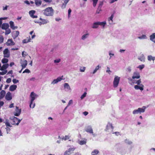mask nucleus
I'll use <instances>...</instances> for the list:
<instances>
[{"label":"nucleus","mask_w":155,"mask_h":155,"mask_svg":"<svg viewBox=\"0 0 155 155\" xmlns=\"http://www.w3.org/2000/svg\"><path fill=\"white\" fill-rule=\"evenodd\" d=\"M142 82L140 79L137 80L136 82H134L132 83L131 84H136V85H134V88L136 90H140L141 91H143L144 89V85L141 84Z\"/></svg>","instance_id":"1"},{"label":"nucleus","mask_w":155,"mask_h":155,"mask_svg":"<svg viewBox=\"0 0 155 155\" xmlns=\"http://www.w3.org/2000/svg\"><path fill=\"white\" fill-rule=\"evenodd\" d=\"M38 96L34 93V92H32L31 93L30 96V103L29 107L30 108H33L35 107V103H33V101Z\"/></svg>","instance_id":"2"},{"label":"nucleus","mask_w":155,"mask_h":155,"mask_svg":"<svg viewBox=\"0 0 155 155\" xmlns=\"http://www.w3.org/2000/svg\"><path fill=\"white\" fill-rule=\"evenodd\" d=\"M54 10L51 7L46 8L43 11L44 15L47 16H52L54 14Z\"/></svg>","instance_id":"3"},{"label":"nucleus","mask_w":155,"mask_h":155,"mask_svg":"<svg viewBox=\"0 0 155 155\" xmlns=\"http://www.w3.org/2000/svg\"><path fill=\"white\" fill-rule=\"evenodd\" d=\"M140 73L137 71H135L133 73L132 78L130 79V81L132 83L136 82L135 79H139L140 78Z\"/></svg>","instance_id":"4"},{"label":"nucleus","mask_w":155,"mask_h":155,"mask_svg":"<svg viewBox=\"0 0 155 155\" xmlns=\"http://www.w3.org/2000/svg\"><path fill=\"white\" fill-rule=\"evenodd\" d=\"M146 108V107L143 106L142 108H139L137 109L134 110L132 113L134 115L137 114H141L142 113H144Z\"/></svg>","instance_id":"5"},{"label":"nucleus","mask_w":155,"mask_h":155,"mask_svg":"<svg viewBox=\"0 0 155 155\" xmlns=\"http://www.w3.org/2000/svg\"><path fill=\"white\" fill-rule=\"evenodd\" d=\"M120 78L118 76H115L113 81V86L114 87H117L119 84Z\"/></svg>","instance_id":"6"},{"label":"nucleus","mask_w":155,"mask_h":155,"mask_svg":"<svg viewBox=\"0 0 155 155\" xmlns=\"http://www.w3.org/2000/svg\"><path fill=\"white\" fill-rule=\"evenodd\" d=\"M114 128L112 124L110 123H108L106 126L105 130L106 131L111 132V131H112Z\"/></svg>","instance_id":"7"},{"label":"nucleus","mask_w":155,"mask_h":155,"mask_svg":"<svg viewBox=\"0 0 155 155\" xmlns=\"http://www.w3.org/2000/svg\"><path fill=\"white\" fill-rule=\"evenodd\" d=\"M21 112V109L19 108L18 107L16 106L14 112H13L14 115L16 116H19Z\"/></svg>","instance_id":"8"},{"label":"nucleus","mask_w":155,"mask_h":155,"mask_svg":"<svg viewBox=\"0 0 155 155\" xmlns=\"http://www.w3.org/2000/svg\"><path fill=\"white\" fill-rule=\"evenodd\" d=\"M63 76L58 77L57 79H54L51 82V84H57L59 82L61 81L63 79Z\"/></svg>","instance_id":"9"},{"label":"nucleus","mask_w":155,"mask_h":155,"mask_svg":"<svg viewBox=\"0 0 155 155\" xmlns=\"http://www.w3.org/2000/svg\"><path fill=\"white\" fill-rule=\"evenodd\" d=\"M4 56L5 58H8L10 57V51L8 48L5 49L3 51Z\"/></svg>","instance_id":"10"},{"label":"nucleus","mask_w":155,"mask_h":155,"mask_svg":"<svg viewBox=\"0 0 155 155\" xmlns=\"http://www.w3.org/2000/svg\"><path fill=\"white\" fill-rule=\"evenodd\" d=\"M85 131L87 133L90 134H93V131L92 127L91 125H88L85 128Z\"/></svg>","instance_id":"11"},{"label":"nucleus","mask_w":155,"mask_h":155,"mask_svg":"<svg viewBox=\"0 0 155 155\" xmlns=\"http://www.w3.org/2000/svg\"><path fill=\"white\" fill-rule=\"evenodd\" d=\"M22 119H19L18 118L16 117H14L13 119V124L16 125H18L20 123Z\"/></svg>","instance_id":"12"},{"label":"nucleus","mask_w":155,"mask_h":155,"mask_svg":"<svg viewBox=\"0 0 155 155\" xmlns=\"http://www.w3.org/2000/svg\"><path fill=\"white\" fill-rule=\"evenodd\" d=\"M6 44L8 46L14 45H15V43L14 42L12 39H9L8 40Z\"/></svg>","instance_id":"13"},{"label":"nucleus","mask_w":155,"mask_h":155,"mask_svg":"<svg viewBox=\"0 0 155 155\" xmlns=\"http://www.w3.org/2000/svg\"><path fill=\"white\" fill-rule=\"evenodd\" d=\"M64 87L66 91H69L71 90V87L68 83H64Z\"/></svg>","instance_id":"14"},{"label":"nucleus","mask_w":155,"mask_h":155,"mask_svg":"<svg viewBox=\"0 0 155 155\" xmlns=\"http://www.w3.org/2000/svg\"><path fill=\"white\" fill-rule=\"evenodd\" d=\"M114 17V15L113 14H112L111 15V16L108 18V22L109 25H111L113 24V18Z\"/></svg>","instance_id":"15"},{"label":"nucleus","mask_w":155,"mask_h":155,"mask_svg":"<svg viewBox=\"0 0 155 155\" xmlns=\"http://www.w3.org/2000/svg\"><path fill=\"white\" fill-rule=\"evenodd\" d=\"M40 20L41 21L39 22L40 25L45 24L49 22L48 20L43 19L41 18H40Z\"/></svg>","instance_id":"16"},{"label":"nucleus","mask_w":155,"mask_h":155,"mask_svg":"<svg viewBox=\"0 0 155 155\" xmlns=\"http://www.w3.org/2000/svg\"><path fill=\"white\" fill-rule=\"evenodd\" d=\"M35 11V10H31L29 12V14L30 16L33 18H36L38 17L37 16L34 15Z\"/></svg>","instance_id":"17"},{"label":"nucleus","mask_w":155,"mask_h":155,"mask_svg":"<svg viewBox=\"0 0 155 155\" xmlns=\"http://www.w3.org/2000/svg\"><path fill=\"white\" fill-rule=\"evenodd\" d=\"M11 93L10 92H8L5 96V99L7 100L10 101L12 99Z\"/></svg>","instance_id":"18"},{"label":"nucleus","mask_w":155,"mask_h":155,"mask_svg":"<svg viewBox=\"0 0 155 155\" xmlns=\"http://www.w3.org/2000/svg\"><path fill=\"white\" fill-rule=\"evenodd\" d=\"M118 151L122 155L125 154L126 153V150L125 149L123 148H120L118 150Z\"/></svg>","instance_id":"19"},{"label":"nucleus","mask_w":155,"mask_h":155,"mask_svg":"<svg viewBox=\"0 0 155 155\" xmlns=\"http://www.w3.org/2000/svg\"><path fill=\"white\" fill-rule=\"evenodd\" d=\"M22 69L25 68L27 65V61L26 60H24L21 63Z\"/></svg>","instance_id":"20"},{"label":"nucleus","mask_w":155,"mask_h":155,"mask_svg":"<svg viewBox=\"0 0 155 155\" xmlns=\"http://www.w3.org/2000/svg\"><path fill=\"white\" fill-rule=\"evenodd\" d=\"M150 40L153 42L154 43H155V33H153L150 36Z\"/></svg>","instance_id":"21"},{"label":"nucleus","mask_w":155,"mask_h":155,"mask_svg":"<svg viewBox=\"0 0 155 155\" xmlns=\"http://www.w3.org/2000/svg\"><path fill=\"white\" fill-rule=\"evenodd\" d=\"M19 34V33L18 31H15L12 33V37L14 39H15L18 36Z\"/></svg>","instance_id":"22"},{"label":"nucleus","mask_w":155,"mask_h":155,"mask_svg":"<svg viewBox=\"0 0 155 155\" xmlns=\"http://www.w3.org/2000/svg\"><path fill=\"white\" fill-rule=\"evenodd\" d=\"M138 59L142 62H144L145 61V57L143 54H142L139 56L138 58Z\"/></svg>","instance_id":"23"},{"label":"nucleus","mask_w":155,"mask_h":155,"mask_svg":"<svg viewBox=\"0 0 155 155\" xmlns=\"http://www.w3.org/2000/svg\"><path fill=\"white\" fill-rule=\"evenodd\" d=\"M9 27V25L6 23H3L2 25V28L3 29L6 30Z\"/></svg>","instance_id":"24"},{"label":"nucleus","mask_w":155,"mask_h":155,"mask_svg":"<svg viewBox=\"0 0 155 155\" xmlns=\"http://www.w3.org/2000/svg\"><path fill=\"white\" fill-rule=\"evenodd\" d=\"M10 26L11 28L13 30H15V29H17L18 27L17 26H15L14 25V23L12 21H10L9 22Z\"/></svg>","instance_id":"25"},{"label":"nucleus","mask_w":155,"mask_h":155,"mask_svg":"<svg viewBox=\"0 0 155 155\" xmlns=\"http://www.w3.org/2000/svg\"><path fill=\"white\" fill-rule=\"evenodd\" d=\"M89 33L84 34L82 36L81 39L83 40H84L89 37Z\"/></svg>","instance_id":"26"},{"label":"nucleus","mask_w":155,"mask_h":155,"mask_svg":"<svg viewBox=\"0 0 155 155\" xmlns=\"http://www.w3.org/2000/svg\"><path fill=\"white\" fill-rule=\"evenodd\" d=\"M17 86L15 85H11L9 87V90L11 91H15L17 88Z\"/></svg>","instance_id":"27"},{"label":"nucleus","mask_w":155,"mask_h":155,"mask_svg":"<svg viewBox=\"0 0 155 155\" xmlns=\"http://www.w3.org/2000/svg\"><path fill=\"white\" fill-rule=\"evenodd\" d=\"M70 136L69 135H65L64 137V136L63 137H62L61 138L60 136H59L58 138H61L62 140H67L69 139L70 138Z\"/></svg>","instance_id":"28"},{"label":"nucleus","mask_w":155,"mask_h":155,"mask_svg":"<svg viewBox=\"0 0 155 155\" xmlns=\"http://www.w3.org/2000/svg\"><path fill=\"white\" fill-rule=\"evenodd\" d=\"M99 25H100L102 27V28H104L106 24V22L105 21L103 22H98Z\"/></svg>","instance_id":"29"},{"label":"nucleus","mask_w":155,"mask_h":155,"mask_svg":"<svg viewBox=\"0 0 155 155\" xmlns=\"http://www.w3.org/2000/svg\"><path fill=\"white\" fill-rule=\"evenodd\" d=\"M35 3L37 6H39L41 4L42 1L40 0H35Z\"/></svg>","instance_id":"30"},{"label":"nucleus","mask_w":155,"mask_h":155,"mask_svg":"<svg viewBox=\"0 0 155 155\" xmlns=\"http://www.w3.org/2000/svg\"><path fill=\"white\" fill-rule=\"evenodd\" d=\"M98 22H94L92 25V28H98L99 24Z\"/></svg>","instance_id":"31"},{"label":"nucleus","mask_w":155,"mask_h":155,"mask_svg":"<svg viewBox=\"0 0 155 155\" xmlns=\"http://www.w3.org/2000/svg\"><path fill=\"white\" fill-rule=\"evenodd\" d=\"M147 59L149 61H153V62L155 59V57L151 55H149L147 56Z\"/></svg>","instance_id":"32"},{"label":"nucleus","mask_w":155,"mask_h":155,"mask_svg":"<svg viewBox=\"0 0 155 155\" xmlns=\"http://www.w3.org/2000/svg\"><path fill=\"white\" fill-rule=\"evenodd\" d=\"M6 92L4 90H2L0 92V99H2L5 94Z\"/></svg>","instance_id":"33"},{"label":"nucleus","mask_w":155,"mask_h":155,"mask_svg":"<svg viewBox=\"0 0 155 155\" xmlns=\"http://www.w3.org/2000/svg\"><path fill=\"white\" fill-rule=\"evenodd\" d=\"M31 38L30 36L27 37L26 39L23 40L22 42L23 43H26L30 41Z\"/></svg>","instance_id":"34"},{"label":"nucleus","mask_w":155,"mask_h":155,"mask_svg":"<svg viewBox=\"0 0 155 155\" xmlns=\"http://www.w3.org/2000/svg\"><path fill=\"white\" fill-rule=\"evenodd\" d=\"M138 38L140 39H146L147 38V37L146 35H143L140 36L138 37Z\"/></svg>","instance_id":"35"},{"label":"nucleus","mask_w":155,"mask_h":155,"mask_svg":"<svg viewBox=\"0 0 155 155\" xmlns=\"http://www.w3.org/2000/svg\"><path fill=\"white\" fill-rule=\"evenodd\" d=\"M4 123H5V124L7 127H12V126L10 124V123L9 122L8 120H6L5 122Z\"/></svg>","instance_id":"36"},{"label":"nucleus","mask_w":155,"mask_h":155,"mask_svg":"<svg viewBox=\"0 0 155 155\" xmlns=\"http://www.w3.org/2000/svg\"><path fill=\"white\" fill-rule=\"evenodd\" d=\"M99 152V151L97 150H95L91 152L92 155H96Z\"/></svg>","instance_id":"37"},{"label":"nucleus","mask_w":155,"mask_h":155,"mask_svg":"<svg viewBox=\"0 0 155 155\" xmlns=\"http://www.w3.org/2000/svg\"><path fill=\"white\" fill-rule=\"evenodd\" d=\"M101 67H100L99 65H97L96 67L92 73L93 74H94Z\"/></svg>","instance_id":"38"},{"label":"nucleus","mask_w":155,"mask_h":155,"mask_svg":"<svg viewBox=\"0 0 155 155\" xmlns=\"http://www.w3.org/2000/svg\"><path fill=\"white\" fill-rule=\"evenodd\" d=\"M109 55L110 56L109 59H110L114 55V54L113 53V51L111 50L109 51Z\"/></svg>","instance_id":"39"},{"label":"nucleus","mask_w":155,"mask_h":155,"mask_svg":"<svg viewBox=\"0 0 155 155\" xmlns=\"http://www.w3.org/2000/svg\"><path fill=\"white\" fill-rule=\"evenodd\" d=\"M86 143V140H81L80 141L78 142V143L81 145L85 144Z\"/></svg>","instance_id":"40"},{"label":"nucleus","mask_w":155,"mask_h":155,"mask_svg":"<svg viewBox=\"0 0 155 155\" xmlns=\"http://www.w3.org/2000/svg\"><path fill=\"white\" fill-rule=\"evenodd\" d=\"M9 7L8 5H3L2 7V10L3 11H5V10H7L8 8Z\"/></svg>","instance_id":"41"},{"label":"nucleus","mask_w":155,"mask_h":155,"mask_svg":"<svg viewBox=\"0 0 155 155\" xmlns=\"http://www.w3.org/2000/svg\"><path fill=\"white\" fill-rule=\"evenodd\" d=\"M124 142L127 144L129 145H130L132 143V142L131 141H130L129 140L127 139L125 140Z\"/></svg>","instance_id":"42"},{"label":"nucleus","mask_w":155,"mask_h":155,"mask_svg":"<svg viewBox=\"0 0 155 155\" xmlns=\"http://www.w3.org/2000/svg\"><path fill=\"white\" fill-rule=\"evenodd\" d=\"M144 64H142L138 66L137 68H139L140 70H141L144 68Z\"/></svg>","instance_id":"43"},{"label":"nucleus","mask_w":155,"mask_h":155,"mask_svg":"<svg viewBox=\"0 0 155 155\" xmlns=\"http://www.w3.org/2000/svg\"><path fill=\"white\" fill-rule=\"evenodd\" d=\"M8 61V60L7 58H4L2 60V62L3 63H7Z\"/></svg>","instance_id":"44"},{"label":"nucleus","mask_w":155,"mask_h":155,"mask_svg":"<svg viewBox=\"0 0 155 155\" xmlns=\"http://www.w3.org/2000/svg\"><path fill=\"white\" fill-rule=\"evenodd\" d=\"M67 4V3L66 2L64 1V3L61 6V8L62 9L65 8Z\"/></svg>","instance_id":"45"},{"label":"nucleus","mask_w":155,"mask_h":155,"mask_svg":"<svg viewBox=\"0 0 155 155\" xmlns=\"http://www.w3.org/2000/svg\"><path fill=\"white\" fill-rule=\"evenodd\" d=\"M7 72V70H5L3 71L0 72V75H4Z\"/></svg>","instance_id":"46"},{"label":"nucleus","mask_w":155,"mask_h":155,"mask_svg":"<svg viewBox=\"0 0 155 155\" xmlns=\"http://www.w3.org/2000/svg\"><path fill=\"white\" fill-rule=\"evenodd\" d=\"M4 41V38L2 35H0V44L2 43Z\"/></svg>","instance_id":"47"},{"label":"nucleus","mask_w":155,"mask_h":155,"mask_svg":"<svg viewBox=\"0 0 155 155\" xmlns=\"http://www.w3.org/2000/svg\"><path fill=\"white\" fill-rule=\"evenodd\" d=\"M22 55L23 57L25 58L26 56H27L28 55V54L26 52H25V51H24L22 52Z\"/></svg>","instance_id":"48"},{"label":"nucleus","mask_w":155,"mask_h":155,"mask_svg":"<svg viewBox=\"0 0 155 155\" xmlns=\"http://www.w3.org/2000/svg\"><path fill=\"white\" fill-rule=\"evenodd\" d=\"M8 66V64H5L2 66V67H3V68H4L5 70L7 68Z\"/></svg>","instance_id":"49"},{"label":"nucleus","mask_w":155,"mask_h":155,"mask_svg":"<svg viewBox=\"0 0 155 155\" xmlns=\"http://www.w3.org/2000/svg\"><path fill=\"white\" fill-rule=\"evenodd\" d=\"M87 93L84 92V94L81 96V100L83 99L84 97L86 96Z\"/></svg>","instance_id":"50"},{"label":"nucleus","mask_w":155,"mask_h":155,"mask_svg":"<svg viewBox=\"0 0 155 155\" xmlns=\"http://www.w3.org/2000/svg\"><path fill=\"white\" fill-rule=\"evenodd\" d=\"M6 31L5 32V35H8L11 32V30L9 29H7L6 30Z\"/></svg>","instance_id":"51"},{"label":"nucleus","mask_w":155,"mask_h":155,"mask_svg":"<svg viewBox=\"0 0 155 155\" xmlns=\"http://www.w3.org/2000/svg\"><path fill=\"white\" fill-rule=\"evenodd\" d=\"M85 69V67H81L80 68V70L81 72H84V71Z\"/></svg>","instance_id":"52"},{"label":"nucleus","mask_w":155,"mask_h":155,"mask_svg":"<svg viewBox=\"0 0 155 155\" xmlns=\"http://www.w3.org/2000/svg\"><path fill=\"white\" fill-rule=\"evenodd\" d=\"M71 154V153L67 150L64 152V155H70Z\"/></svg>","instance_id":"53"},{"label":"nucleus","mask_w":155,"mask_h":155,"mask_svg":"<svg viewBox=\"0 0 155 155\" xmlns=\"http://www.w3.org/2000/svg\"><path fill=\"white\" fill-rule=\"evenodd\" d=\"M75 149L74 147L70 148L67 150L70 153L71 151H74Z\"/></svg>","instance_id":"54"},{"label":"nucleus","mask_w":155,"mask_h":155,"mask_svg":"<svg viewBox=\"0 0 155 155\" xmlns=\"http://www.w3.org/2000/svg\"><path fill=\"white\" fill-rule=\"evenodd\" d=\"M101 11V8L98 7L96 11V13L99 14L100 12Z\"/></svg>","instance_id":"55"},{"label":"nucleus","mask_w":155,"mask_h":155,"mask_svg":"<svg viewBox=\"0 0 155 155\" xmlns=\"http://www.w3.org/2000/svg\"><path fill=\"white\" fill-rule=\"evenodd\" d=\"M61 61L60 59H57L54 60V62L55 63H58Z\"/></svg>","instance_id":"56"},{"label":"nucleus","mask_w":155,"mask_h":155,"mask_svg":"<svg viewBox=\"0 0 155 155\" xmlns=\"http://www.w3.org/2000/svg\"><path fill=\"white\" fill-rule=\"evenodd\" d=\"M106 72L107 73H108L109 74H110L111 72V71H110V68L108 67H107V70H106Z\"/></svg>","instance_id":"57"},{"label":"nucleus","mask_w":155,"mask_h":155,"mask_svg":"<svg viewBox=\"0 0 155 155\" xmlns=\"http://www.w3.org/2000/svg\"><path fill=\"white\" fill-rule=\"evenodd\" d=\"M103 5V2L102 1L100 2L99 3L98 7H99L101 8L102 6Z\"/></svg>","instance_id":"58"},{"label":"nucleus","mask_w":155,"mask_h":155,"mask_svg":"<svg viewBox=\"0 0 155 155\" xmlns=\"http://www.w3.org/2000/svg\"><path fill=\"white\" fill-rule=\"evenodd\" d=\"M12 81L14 84H16L19 81L18 80L16 79H14L12 80Z\"/></svg>","instance_id":"59"},{"label":"nucleus","mask_w":155,"mask_h":155,"mask_svg":"<svg viewBox=\"0 0 155 155\" xmlns=\"http://www.w3.org/2000/svg\"><path fill=\"white\" fill-rule=\"evenodd\" d=\"M111 133H112L113 134H115V135L117 136H118L119 135H120V133L118 132H114L112 131H111Z\"/></svg>","instance_id":"60"},{"label":"nucleus","mask_w":155,"mask_h":155,"mask_svg":"<svg viewBox=\"0 0 155 155\" xmlns=\"http://www.w3.org/2000/svg\"><path fill=\"white\" fill-rule=\"evenodd\" d=\"M30 72V71L28 69H26L23 72V73H29Z\"/></svg>","instance_id":"61"},{"label":"nucleus","mask_w":155,"mask_h":155,"mask_svg":"<svg viewBox=\"0 0 155 155\" xmlns=\"http://www.w3.org/2000/svg\"><path fill=\"white\" fill-rule=\"evenodd\" d=\"M73 103V101L72 100H70L69 101L68 104V106H69L71 104H72Z\"/></svg>","instance_id":"62"},{"label":"nucleus","mask_w":155,"mask_h":155,"mask_svg":"<svg viewBox=\"0 0 155 155\" xmlns=\"http://www.w3.org/2000/svg\"><path fill=\"white\" fill-rule=\"evenodd\" d=\"M127 71L129 73L131 71V68L130 67H129L127 68Z\"/></svg>","instance_id":"63"},{"label":"nucleus","mask_w":155,"mask_h":155,"mask_svg":"<svg viewBox=\"0 0 155 155\" xmlns=\"http://www.w3.org/2000/svg\"><path fill=\"white\" fill-rule=\"evenodd\" d=\"M12 79L10 78H8L6 80V82L8 83H9L11 81Z\"/></svg>","instance_id":"64"}]
</instances>
